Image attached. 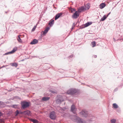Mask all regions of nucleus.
Instances as JSON below:
<instances>
[{"label":"nucleus","mask_w":123,"mask_h":123,"mask_svg":"<svg viewBox=\"0 0 123 123\" xmlns=\"http://www.w3.org/2000/svg\"><path fill=\"white\" fill-rule=\"evenodd\" d=\"M72 120L73 121L76 122L78 123H86L85 121L82 119L80 118L79 117L75 116H72Z\"/></svg>","instance_id":"nucleus-1"},{"label":"nucleus","mask_w":123,"mask_h":123,"mask_svg":"<svg viewBox=\"0 0 123 123\" xmlns=\"http://www.w3.org/2000/svg\"><path fill=\"white\" fill-rule=\"evenodd\" d=\"M30 103L26 101H23L21 102V105L22 108L25 109V108L28 107L30 106Z\"/></svg>","instance_id":"nucleus-2"},{"label":"nucleus","mask_w":123,"mask_h":123,"mask_svg":"<svg viewBox=\"0 0 123 123\" xmlns=\"http://www.w3.org/2000/svg\"><path fill=\"white\" fill-rule=\"evenodd\" d=\"M78 92V91L77 90L75 89H72L68 90L67 92V93L68 94L73 95Z\"/></svg>","instance_id":"nucleus-3"},{"label":"nucleus","mask_w":123,"mask_h":123,"mask_svg":"<svg viewBox=\"0 0 123 123\" xmlns=\"http://www.w3.org/2000/svg\"><path fill=\"white\" fill-rule=\"evenodd\" d=\"M49 117L51 119L55 120L56 118L55 112L54 111L51 112L49 114Z\"/></svg>","instance_id":"nucleus-4"},{"label":"nucleus","mask_w":123,"mask_h":123,"mask_svg":"<svg viewBox=\"0 0 123 123\" xmlns=\"http://www.w3.org/2000/svg\"><path fill=\"white\" fill-rule=\"evenodd\" d=\"M80 114L83 117H87L88 115V112L85 110H83L80 113Z\"/></svg>","instance_id":"nucleus-5"},{"label":"nucleus","mask_w":123,"mask_h":123,"mask_svg":"<svg viewBox=\"0 0 123 123\" xmlns=\"http://www.w3.org/2000/svg\"><path fill=\"white\" fill-rule=\"evenodd\" d=\"M79 16V13L78 11H76L72 16V17L74 19H76Z\"/></svg>","instance_id":"nucleus-6"},{"label":"nucleus","mask_w":123,"mask_h":123,"mask_svg":"<svg viewBox=\"0 0 123 123\" xmlns=\"http://www.w3.org/2000/svg\"><path fill=\"white\" fill-rule=\"evenodd\" d=\"M17 50V49L16 48H14L11 51L5 53V54H4V55H6L12 54L14 52L16 51Z\"/></svg>","instance_id":"nucleus-7"},{"label":"nucleus","mask_w":123,"mask_h":123,"mask_svg":"<svg viewBox=\"0 0 123 123\" xmlns=\"http://www.w3.org/2000/svg\"><path fill=\"white\" fill-rule=\"evenodd\" d=\"M76 110V109L75 108L74 105H73L71 107V111H72L75 114V113Z\"/></svg>","instance_id":"nucleus-8"},{"label":"nucleus","mask_w":123,"mask_h":123,"mask_svg":"<svg viewBox=\"0 0 123 123\" xmlns=\"http://www.w3.org/2000/svg\"><path fill=\"white\" fill-rule=\"evenodd\" d=\"M92 23L91 22H87L84 25L81 27V28L82 29L85 27H87L88 26H89L90 25H91Z\"/></svg>","instance_id":"nucleus-9"},{"label":"nucleus","mask_w":123,"mask_h":123,"mask_svg":"<svg viewBox=\"0 0 123 123\" xmlns=\"http://www.w3.org/2000/svg\"><path fill=\"white\" fill-rule=\"evenodd\" d=\"M50 29V28L49 27L46 28L45 30L43 31V33L42 35L44 36L45 35Z\"/></svg>","instance_id":"nucleus-10"},{"label":"nucleus","mask_w":123,"mask_h":123,"mask_svg":"<svg viewBox=\"0 0 123 123\" xmlns=\"http://www.w3.org/2000/svg\"><path fill=\"white\" fill-rule=\"evenodd\" d=\"M38 40L36 39H34L31 42L30 44H35L38 43Z\"/></svg>","instance_id":"nucleus-11"},{"label":"nucleus","mask_w":123,"mask_h":123,"mask_svg":"<svg viewBox=\"0 0 123 123\" xmlns=\"http://www.w3.org/2000/svg\"><path fill=\"white\" fill-rule=\"evenodd\" d=\"M85 8L84 6H82L78 10V12H82L85 10Z\"/></svg>","instance_id":"nucleus-12"},{"label":"nucleus","mask_w":123,"mask_h":123,"mask_svg":"<svg viewBox=\"0 0 123 123\" xmlns=\"http://www.w3.org/2000/svg\"><path fill=\"white\" fill-rule=\"evenodd\" d=\"M62 13H61L57 14L55 17V20H56L58 19L62 15Z\"/></svg>","instance_id":"nucleus-13"},{"label":"nucleus","mask_w":123,"mask_h":123,"mask_svg":"<svg viewBox=\"0 0 123 123\" xmlns=\"http://www.w3.org/2000/svg\"><path fill=\"white\" fill-rule=\"evenodd\" d=\"M106 6V4L104 3H102L99 5V8L101 9H102Z\"/></svg>","instance_id":"nucleus-14"},{"label":"nucleus","mask_w":123,"mask_h":123,"mask_svg":"<svg viewBox=\"0 0 123 123\" xmlns=\"http://www.w3.org/2000/svg\"><path fill=\"white\" fill-rule=\"evenodd\" d=\"M50 98L49 97H44L42 98V100L43 101H47Z\"/></svg>","instance_id":"nucleus-15"},{"label":"nucleus","mask_w":123,"mask_h":123,"mask_svg":"<svg viewBox=\"0 0 123 123\" xmlns=\"http://www.w3.org/2000/svg\"><path fill=\"white\" fill-rule=\"evenodd\" d=\"M56 110L59 112L61 113H62V108L60 106H57L56 108Z\"/></svg>","instance_id":"nucleus-16"},{"label":"nucleus","mask_w":123,"mask_h":123,"mask_svg":"<svg viewBox=\"0 0 123 123\" xmlns=\"http://www.w3.org/2000/svg\"><path fill=\"white\" fill-rule=\"evenodd\" d=\"M30 120L34 123H38V121L36 119H31Z\"/></svg>","instance_id":"nucleus-17"},{"label":"nucleus","mask_w":123,"mask_h":123,"mask_svg":"<svg viewBox=\"0 0 123 123\" xmlns=\"http://www.w3.org/2000/svg\"><path fill=\"white\" fill-rule=\"evenodd\" d=\"M20 35H18V37L17 38V39L19 42L21 43L22 42V41L20 37Z\"/></svg>","instance_id":"nucleus-18"},{"label":"nucleus","mask_w":123,"mask_h":123,"mask_svg":"<svg viewBox=\"0 0 123 123\" xmlns=\"http://www.w3.org/2000/svg\"><path fill=\"white\" fill-rule=\"evenodd\" d=\"M54 20H52L48 24L51 27L54 24Z\"/></svg>","instance_id":"nucleus-19"},{"label":"nucleus","mask_w":123,"mask_h":123,"mask_svg":"<svg viewBox=\"0 0 123 123\" xmlns=\"http://www.w3.org/2000/svg\"><path fill=\"white\" fill-rule=\"evenodd\" d=\"M113 107L115 109H117L118 108V106L116 103H114L113 104Z\"/></svg>","instance_id":"nucleus-20"},{"label":"nucleus","mask_w":123,"mask_h":123,"mask_svg":"<svg viewBox=\"0 0 123 123\" xmlns=\"http://www.w3.org/2000/svg\"><path fill=\"white\" fill-rule=\"evenodd\" d=\"M107 17L105 15H104L103 17L100 20V21H104L106 18Z\"/></svg>","instance_id":"nucleus-21"},{"label":"nucleus","mask_w":123,"mask_h":123,"mask_svg":"<svg viewBox=\"0 0 123 123\" xmlns=\"http://www.w3.org/2000/svg\"><path fill=\"white\" fill-rule=\"evenodd\" d=\"M69 10L71 11V12L72 13L74 12H75L76 11L75 9L72 8H70Z\"/></svg>","instance_id":"nucleus-22"},{"label":"nucleus","mask_w":123,"mask_h":123,"mask_svg":"<svg viewBox=\"0 0 123 123\" xmlns=\"http://www.w3.org/2000/svg\"><path fill=\"white\" fill-rule=\"evenodd\" d=\"M116 119H112L111 120V123H116Z\"/></svg>","instance_id":"nucleus-23"},{"label":"nucleus","mask_w":123,"mask_h":123,"mask_svg":"<svg viewBox=\"0 0 123 123\" xmlns=\"http://www.w3.org/2000/svg\"><path fill=\"white\" fill-rule=\"evenodd\" d=\"M12 66H14L15 67H17L18 65L17 63H13L12 64V65H11Z\"/></svg>","instance_id":"nucleus-24"},{"label":"nucleus","mask_w":123,"mask_h":123,"mask_svg":"<svg viewBox=\"0 0 123 123\" xmlns=\"http://www.w3.org/2000/svg\"><path fill=\"white\" fill-rule=\"evenodd\" d=\"M91 43H92V47H94L95 46L96 43V42H95L94 41V42H92Z\"/></svg>","instance_id":"nucleus-25"},{"label":"nucleus","mask_w":123,"mask_h":123,"mask_svg":"<svg viewBox=\"0 0 123 123\" xmlns=\"http://www.w3.org/2000/svg\"><path fill=\"white\" fill-rule=\"evenodd\" d=\"M15 116H17L18 114L19 113V111H18V110H17L15 112Z\"/></svg>","instance_id":"nucleus-26"},{"label":"nucleus","mask_w":123,"mask_h":123,"mask_svg":"<svg viewBox=\"0 0 123 123\" xmlns=\"http://www.w3.org/2000/svg\"><path fill=\"white\" fill-rule=\"evenodd\" d=\"M4 103L1 101H0V106L1 105H4Z\"/></svg>","instance_id":"nucleus-27"},{"label":"nucleus","mask_w":123,"mask_h":123,"mask_svg":"<svg viewBox=\"0 0 123 123\" xmlns=\"http://www.w3.org/2000/svg\"><path fill=\"white\" fill-rule=\"evenodd\" d=\"M17 105H12V107L14 108H17Z\"/></svg>","instance_id":"nucleus-28"},{"label":"nucleus","mask_w":123,"mask_h":123,"mask_svg":"<svg viewBox=\"0 0 123 123\" xmlns=\"http://www.w3.org/2000/svg\"><path fill=\"white\" fill-rule=\"evenodd\" d=\"M25 112L26 113V114L28 115H29L30 113V111H25Z\"/></svg>","instance_id":"nucleus-29"},{"label":"nucleus","mask_w":123,"mask_h":123,"mask_svg":"<svg viewBox=\"0 0 123 123\" xmlns=\"http://www.w3.org/2000/svg\"><path fill=\"white\" fill-rule=\"evenodd\" d=\"M62 113H63L64 112V111H65L67 110V109L65 108H62Z\"/></svg>","instance_id":"nucleus-30"},{"label":"nucleus","mask_w":123,"mask_h":123,"mask_svg":"<svg viewBox=\"0 0 123 123\" xmlns=\"http://www.w3.org/2000/svg\"><path fill=\"white\" fill-rule=\"evenodd\" d=\"M36 27L35 26H34V27L32 29V30H31L32 31H34Z\"/></svg>","instance_id":"nucleus-31"},{"label":"nucleus","mask_w":123,"mask_h":123,"mask_svg":"<svg viewBox=\"0 0 123 123\" xmlns=\"http://www.w3.org/2000/svg\"><path fill=\"white\" fill-rule=\"evenodd\" d=\"M3 114L1 112H0V117H1L2 116Z\"/></svg>","instance_id":"nucleus-32"},{"label":"nucleus","mask_w":123,"mask_h":123,"mask_svg":"<svg viewBox=\"0 0 123 123\" xmlns=\"http://www.w3.org/2000/svg\"><path fill=\"white\" fill-rule=\"evenodd\" d=\"M19 114H22L23 113V112L21 111H19Z\"/></svg>","instance_id":"nucleus-33"},{"label":"nucleus","mask_w":123,"mask_h":123,"mask_svg":"<svg viewBox=\"0 0 123 123\" xmlns=\"http://www.w3.org/2000/svg\"><path fill=\"white\" fill-rule=\"evenodd\" d=\"M118 90V88H116V89H115L114 90V91H117Z\"/></svg>","instance_id":"nucleus-34"},{"label":"nucleus","mask_w":123,"mask_h":123,"mask_svg":"<svg viewBox=\"0 0 123 123\" xmlns=\"http://www.w3.org/2000/svg\"><path fill=\"white\" fill-rule=\"evenodd\" d=\"M56 101H59L60 102H61V101L60 100V99H58V100H57Z\"/></svg>","instance_id":"nucleus-35"},{"label":"nucleus","mask_w":123,"mask_h":123,"mask_svg":"<svg viewBox=\"0 0 123 123\" xmlns=\"http://www.w3.org/2000/svg\"><path fill=\"white\" fill-rule=\"evenodd\" d=\"M111 13V12H110L109 13H108L106 17H107Z\"/></svg>","instance_id":"nucleus-36"},{"label":"nucleus","mask_w":123,"mask_h":123,"mask_svg":"<svg viewBox=\"0 0 123 123\" xmlns=\"http://www.w3.org/2000/svg\"><path fill=\"white\" fill-rule=\"evenodd\" d=\"M73 55H71L70 56H69V58H71V57H73Z\"/></svg>","instance_id":"nucleus-37"},{"label":"nucleus","mask_w":123,"mask_h":123,"mask_svg":"<svg viewBox=\"0 0 123 123\" xmlns=\"http://www.w3.org/2000/svg\"><path fill=\"white\" fill-rule=\"evenodd\" d=\"M5 67V66H2V67H1V68H0V69L1 68H3L4 67Z\"/></svg>","instance_id":"nucleus-38"},{"label":"nucleus","mask_w":123,"mask_h":123,"mask_svg":"<svg viewBox=\"0 0 123 123\" xmlns=\"http://www.w3.org/2000/svg\"><path fill=\"white\" fill-rule=\"evenodd\" d=\"M94 56L95 58H96L97 57V56L96 55H94Z\"/></svg>","instance_id":"nucleus-39"},{"label":"nucleus","mask_w":123,"mask_h":123,"mask_svg":"<svg viewBox=\"0 0 123 123\" xmlns=\"http://www.w3.org/2000/svg\"><path fill=\"white\" fill-rule=\"evenodd\" d=\"M8 92H10L12 91V90H8Z\"/></svg>","instance_id":"nucleus-40"},{"label":"nucleus","mask_w":123,"mask_h":123,"mask_svg":"<svg viewBox=\"0 0 123 123\" xmlns=\"http://www.w3.org/2000/svg\"><path fill=\"white\" fill-rule=\"evenodd\" d=\"M73 28H74V27H73V26L72 27V28H71V29H72V30L73 29Z\"/></svg>","instance_id":"nucleus-41"},{"label":"nucleus","mask_w":123,"mask_h":123,"mask_svg":"<svg viewBox=\"0 0 123 123\" xmlns=\"http://www.w3.org/2000/svg\"><path fill=\"white\" fill-rule=\"evenodd\" d=\"M114 41H115V39L114 38H113Z\"/></svg>","instance_id":"nucleus-42"},{"label":"nucleus","mask_w":123,"mask_h":123,"mask_svg":"<svg viewBox=\"0 0 123 123\" xmlns=\"http://www.w3.org/2000/svg\"><path fill=\"white\" fill-rule=\"evenodd\" d=\"M89 7H88L87 9H89Z\"/></svg>","instance_id":"nucleus-43"},{"label":"nucleus","mask_w":123,"mask_h":123,"mask_svg":"<svg viewBox=\"0 0 123 123\" xmlns=\"http://www.w3.org/2000/svg\"><path fill=\"white\" fill-rule=\"evenodd\" d=\"M119 111H120V110H118V112H119Z\"/></svg>","instance_id":"nucleus-44"}]
</instances>
